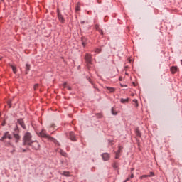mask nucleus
I'll list each match as a JSON object with an SVG mask.
<instances>
[{"instance_id": "nucleus-11", "label": "nucleus", "mask_w": 182, "mask_h": 182, "mask_svg": "<svg viewBox=\"0 0 182 182\" xmlns=\"http://www.w3.org/2000/svg\"><path fill=\"white\" fill-rule=\"evenodd\" d=\"M18 124H20V126H21V127H22L23 129H26V127L25 126V123L23 122V120H22V119H18Z\"/></svg>"}, {"instance_id": "nucleus-31", "label": "nucleus", "mask_w": 182, "mask_h": 182, "mask_svg": "<svg viewBox=\"0 0 182 182\" xmlns=\"http://www.w3.org/2000/svg\"><path fill=\"white\" fill-rule=\"evenodd\" d=\"M133 177H134V175L132 173L130 176V178H133Z\"/></svg>"}, {"instance_id": "nucleus-28", "label": "nucleus", "mask_w": 182, "mask_h": 182, "mask_svg": "<svg viewBox=\"0 0 182 182\" xmlns=\"http://www.w3.org/2000/svg\"><path fill=\"white\" fill-rule=\"evenodd\" d=\"M12 105V102L11 101H8V105L9 106V107H11Z\"/></svg>"}, {"instance_id": "nucleus-35", "label": "nucleus", "mask_w": 182, "mask_h": 182, "mask_svg": "<svg viewBox=\"0 0 182 182\" xmlns=\"http://www.w3.org/2000/svg\"><path fill=\"white\" fill-rule=\"evenodd\" d=\"M2 126H5V123H3V124H2Z\"/></svg>"}, {"instance_id": "nucleus-7", "label": "nucleus", "mask_w": 182, "mask_h": 182, "mask_svg": "<svg viewBox=\"0 0 182 182\" xmlns=\"http://www.w3.org/2000/svg\"><path fill=\"white\" fill-rule=\"evenodd\" d=\"M58 16L60 22H61V23H63L65 22V18H63V16H62V14L59 12V10H58Z\"/></svg>"}, {"instance_id": "nucleus-14", "label": "nucleus", "mask_w": 182, "mask_h": 182, "mask_svg": "<svg viewBox=\"0 0 182 182\" xmlns=\"http://www.w3.org/2000/svg\"><path fill=\"white\" fill-rule=\"evenodd\" d=\"M26 73H28V72H29V70H31V65L29 64L26 65Z\"/></svg>"}, {"instance_id": "nucleus-5", "label": "nucleus", "mask_w": 182, "mask_h": 182, "mask_svg": "<svg viewBox=\"0 0 182 182\" xmlns=\"http://www.w3.org/2000/svg\"><path fill=\"white\" fill-rule=\"evenodd\" d=\"M85 60L88 65H90V63H92V55H90L89 53H87L85 55Z\"/></svg>"}, {"instance_id": "nucleus-18", "label": "nucleus", "mask_w": 182, "mask_h": 182, "mask_svg": "<svg viewBox=\"0 0 182 182\" xmlns=\"http://www.w3.org/2000/svg\"><path fill=\"white\" fill-rule=\"evenodd\" d=\"M14 137L15 139H16L17 140H19L21 139V136H19V134H14Z\"/></svg>"}, {"instance_id": "nucleus-23", "label": "nucleus", "mask_w": 182, "mask_h": 182, "mask_svg": "<svg viewBox=\"0 0 182 182\" xmlns=\"http://www.w3.org/2000/svg\"><path fill=\"white\" fill-rule=\"evenodd\" d=\"M133 102H134V103H135L136 107L139 106V104L137 103V100L136 99L133 100Z\"/></svg>"}, {"instance_id": "nucleus-15", "label": "nucleus", "mask_w": 182, "mask_h": 182, "mask_svg": "<svg viewBox=\"0 0 182 182\" xmlns=\"http://www.w3.org/2000/svg\"><path fill=\"white\" fill-rule=\"evenodd\" d=\"M108 92H109L110 93H113V92H114L115 89L113 87H107Z\"/></svg>"}, {"instance_id": "nucleus-2", "label": "nucleus", "mask_w": 182, "mask_h": 182, "mask_svg": "<svg viewBox=\"0 0 182 182\" xmlns=\"http://www.w3.org/2000/svg\"><path fill=\"white\" fill-rule=\"evenodd\" d=\"M31 139H32V135H31V133L29 132L26 133L23 138L24 144L29 146V144L32 143Z\"/></svg>"}, {"instance_id": "nucleus-3", "label": "nucleus", "mask_w": 182, "mask_h": 182, "mask_svg": "<svg viewBox=\"0 0 182 182\" xmlns=\"http://www.w3.org/2000/svg\"><path fill=\"white\" fill-rule=\"evenodd\" d=\"M28 146H31L34 150H39V147H41V145H39V143L36 141H31V144Z\"/></svg>"}, {"instance_id": "nucleus-17", "label": "nucleus", "mask_w": 182, "mask_h": 182, "mask_svg": "<svg viewBox=\"0 0 182 182\" xmlns=\"http://www.w3.org/2000/svg\"><path fill=\"white\" fill-rule=\"evenodd\" d=\"M75 11H80V4H77L76 7H75Z\"/></svg>"}, {"instance_id": "nucleus-33", "label": "nucleus", "mask_w": 182, "mask_h": 182, "mask_svg": "<svg viewBox=\"0 0 182 182\" xmlns=\"http://www.w3.org/2000/svg\"><path fill=\"white\" fill-rule=\"evenodd\" d=\"M9 144V146H11V143L10 142H8V144Z\"/></svg>"}, {"instance_id": "nucleus-34", "label": "nucleus", "mask_w": 182, "mask_h": 182, "mask_svg": "<svg viewBox=\"0 0 182 182\" xmlns=\"http://www.w3.org/2000/svg\"><path fill=\"white\" fill-rule=\"evenodd\" d=\"M137 135H138V136H140V134H139V132H137Z\"/></svg>"}, {"instance_id": "nucleus-29", "label": "nucleus", "mask_w": 182, "mask_h": 182, "mask_svg": "<svg viewBox=\"0 0 182 182\" xmlns=\"http://www.w3.org/2000/svg\"><path fill=\"white\" fill-rule=\"evenodd\" d=\"M130 180V178H127L124 182H127Z\"/></svg>"}, {"instance_id": "nucleus-32", "label": "nucleus", "mask_w": 182, "mask_h": 182, "mask_svg": "<svg viewBox=\"0 0 182 182\" xmlns=\"http://www.w3.org/2000/svg\"><path fill=\"white\" fill-rule=\"evenodd\" d=\"M100 33H101V35H103V31H100Z\"/></svg>"}, {"instance_id": "nucleus-16", "label": "nucleus", "mask_w": 182, "mask_h": 182, "mask_svg": "<svg viewBox=\"0 0 182 182\" xmlns=\"http://www.w3.org/2000/svg\"><path fill=\"white\" fill-rule=\"evenodd\" d=\"M120 102L121 103H127L129 102V99L121 98Z\"/></svg>"}, {"instance_id": "nucleus-26", "label": "nucleus", "mask_w": 182, "mask_h": 182, "mask_svg": "<svg viewBox=\"0 0 182 182\" xmlns=\"http://www.w3.org/2000/svg\"><path fill=\"white\" fill-rule=\"evenodd\" d=\"M60 154L62 155V156H66V153H65L63 151H60Z\"/></svg>"}, {"instance_id": "nucleus-10", "label": "nucleus", "mask_w": 182, "mask_h": 182, "mask_svg": "<svg viewBox=\"0 0 182 182\" xmlns=\"http://www.w3.org/2000/svg\"><path fill=\"white\" fill-rule=\"evenodd\" d=\"M70 139L72 141H76V138L75 137V133H73V132H70Z\"/></svg>"}, {"instance_id": "nucleus-27", "label": "nucleus", "mask_w": 182, "mask_h": 182, "mask_svg": "<svg viewBox=\"0 0 182 182\" xmlns=\"http://www.w3.org/2000/svg\"><path fill=\"white\" fill-rule=\"evenodd\" d=\"M95 52H96V53H100V49L97 48V49L95 50Z\"/></svg>"}, {"instance_id": "nucleus-6", "label": "nucleus", "mask_w": 182, "mask_h": 182, "mask_svg": "<svg viewBox=\"0 0 182 182\" xmlns=\"http://www.w3.org/2000/svg\"><path fill=\"white\" fill-rule=\"evenodd\" d=\"M102 157L104 161H107L108 160L110 159V154H109L107 153H104V154H102Z\"/></svg>"}, {"instance_id": "nucleus-30", "label": "nucleus", "mask_w": 182, "mask_h": 182, "mask_svg": "<svg viewBox=\"0 0 182 182\" xmlns=\"http://www.w3.org/2000/svg\"><path fill=\"white\" fill-rule=\"evenodd\" d=\"M95 28L96 29H99V26L98 25H95Z\"/></svg>"}, {"instance_id": "nucleus-8", "label": "nucleus", "mask_w": 182, "mask_h": 182, "mask_svg": "<svg viewBox=\"0 0 182 182\" xmlns=\"http://www.w3.org/2000/svg\"><path fill=\"white\" fill-rule=\"evenodd\" d=\"M122 149H123V147L122 146H119L118 151L115 154V159H119V157H120V154L122 153Z\"/></svg>"}, {"instance_id": "nucleus-25", "label": "nucleus", "mask_w": 182, "mask_h": 182, "mask_svg": "<svg viewBox=\"0 0 182 182\" xmlns=\"http://www.w3.org/2000/svg\"><path fill=\"white\" fill-rule=\"evenodd\" d=\"M39 87V85L38 84H36L34 85V90H36V89Z\"/></svg>"}, {"instance_id": "nucleus-1", "label": "nucleus", "mask_w": 182, "mask_h": 182, "mask_svg": "<svg viewBox=\"0 0 182 182\" xmlns=\"http://www.w3.org/2000/svg\"><path fill=\"white\" fill-rule=\"evenodd\" d=\"M38 136H40V137H44L45 139H48V140H50V141H53V143H56V139H55L53 137L47 134L46 131L43 129L39 133Z\"/></svg>"}, {"instance_id": "nucleus-4", "label": "nucleus", "mask_w": 182, "mask_h": 182, "mask_svg": "<svg viewBox=\"0 0 182 182\" xmlns=\"http://www.w3.org/2000/svg\"><path fill=\"white\" fill-rule=\"evenodd\" d=\"M6 139H9V140H11L12 139V136L11 134H9V132H6L4 135L1 137V141H5Z\"/></svg>"}, {"instance_id": "nucleus-9", "label": "nucleus", "mask_w": 182, "mask_h": 182, "mask_svg": "<svg viewBox=\"0 0 182 182\" xmlns=\"http://www.w3.org/2000/svg\"><path fill=\"white\" fill-rule=\"evenodd\" d=\"M171 73H173V75H174V73H176V72H178V68L176 66H172L171 68Z\"/></svg>"}, {"instance_id": "nucleus-36", "label": "nucleus", "mask_w": 182, "mask_h": 182, "mask_svg": "<svg viewBox=\"0 0 182 182\" xmlns=\"http://www.w3.org/2000/svg\"><path fill=\"white\" fill-rule=\"evenodd\" d=\"M2 60V58H0V60Z\"/></svg>"}, {"instance_id": "nucleus-20", "label": "nucleus", "mask_w": 182, "mask_h": 182, "mask_svg": "<svg viewBox=\"0 0 182 182\" xmlns=\"http://www.w3.org/2000/svg\"><path fill=\"white\" fill-rule=\"evenodd\" d=\"M67 85H68V84H67L66 82L64 83V84H63V87H67V89H68V90H71L70 87L67 86Z\"/></svg>"}, {"instance_id": "nucleus-22", "label": "nucleus", "mask_w": 182, "mask_h": 182, "mask_svg": "<svg viewBox=\"0 0 182 182\" xmlns=\"http://www.w3.org/2000/svg\"><path fill=\"white\" fill-rule=\"evenodd\" d=\"M148 177H154V173L150 172V174L148 175Z\"/></svg>"}, {"instance_id": "nucleus-12", "label": "nucleus", "mask_w": 182, "mask_h": 182, "mask_svg": "<svg viewBox=\"0 0 182 182\" xmlns=\"http://www.w3.org/2000/svg\"><path fill=\"white\" fill-rule=\"evenodd\" d=\"M61 176H65V177H70V173L68 171L60 172Z\"/></svg>"}, {"instance_id": "nucleus-21", "label": "nucleus", "mask_w": 182, "mask_h": 182, "mask_svg": "<svg viewBox=\"0 0 182 182\" xmlns=\"http://www.w3.org/2000/svg\"><path fill=\"white\" fill-rule=\"evenodd\" d=\"M112 114H114V115L117 114V112H114V108H112Z\"/></svg>"}, {"instance_id": "nucleus-19", "label": "nucleus", "mask_w": 182, "mask_h": 182, "mask_svg": "<svg viewBox=\"0 0 182 182\" xmlns=\"http://www.w3.org/2000/svg\"><path fill=\"white\" fill-rule=\"evenodd\" d=\"M11 69L14 72V73H16V68L14 65H11Z\"/></svg>"}, {"instance_id": "nucleus-13", "label": "nucleus", "mask_w": 182, "mask_h": 182, "mask_svg": "<svg viewBox=\"0 0 182 182\" xmlns=\"http://www.w3.org/2000/svg\"><path fill=\"white\" fill-rule=\"evenodd\" d=\"M81 41H82V46H86V38H85V37H82V38H81Z\"/></svg>"}, {"instance_id": "nucleus-24", "label": "nucleus", "mask_w": 182, "mask_h": 182, "mask_svg": "<svg viewBox=\"0 0 182 182\" xmlns=\"http://www.w3.org/2000/svg\"><path fill=\"white\" fill-rule=\"evenodd\" d=\"M146 177H149V175H143L141 176V179L143 180V178H146Z\"/></svg>"}]
</instances>
